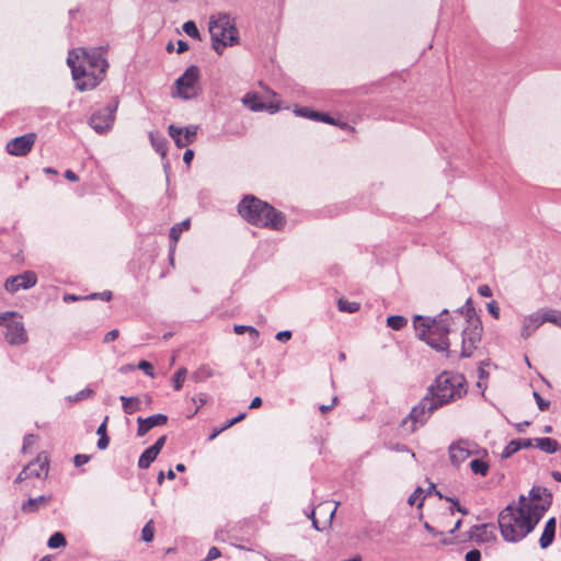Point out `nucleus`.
<instances>
[{
  "instance_id": "obj_61",
  "label": "nucleus",
  "mask_w": 561,
  "mask_h": 561,
  "mask_svg": "<svg viewBox=\"0 0 561 561\" xmlns=\"http://www.w3.org/2000/svg\"><path fill=\"white\" fill-rule=\"evenodd\" d=\"M194 158V151L192 149H187L184 154H183V161L186 163V164H190L191 161L193 160Z\"/></svg>"
},
{
  "instance_id": "obj_20",
  "label": "nucleus",
  "mask_w": 561,
  "mask_h": 561,
  "mask_svg": "<svg viewBox=\"0 0 561 561\" xmlns=\"http://www.w3.org/2000/svg\"><path fill=\"white\" fill-rule=\"evenodd\" d=\"M556 526L557 520L556 517H550L545 525L541 537L539 538V546L541 549H547L551 546L556 536Z\"/></svg>"
},
{
  "instance_id": "obj_18",
  "label": "nucleus",
  "mask_w": 561,
  "mask_h": 561,
  "mask_svg": "<svg viewBox=\"0 0 561 561\" xmlns=\"http://www.w3.org/2000/svg\"><path fill=\"white\" fill-rule=\"evenodd\" d=\"M542 325V320L540 319V311H536L523 320V328L520 331V336L524 340H527L539 327Z\"/></svg>"
},
{
  "instance_id": "obj_21",
  "label": "nucleus",
  "mask_w": 561,
  "mask_h": 561,
  "mask_svg": "<svg viewBox=\"0 0 561 561\" xmlns=\"http://www.w3.org/2000/svg\"><path fill=\"white\" fill-rule=\"evenodd\" d=\"M51 496L50 495H41L38 497H30L26 502L22 504V512L25 514H32L37 512L41 507L46 506Z\"/></svg>"
},
{
  "instance_id": "obj_16",
  "label": "nucleus",
  "mask_w": 561,
  "mask_h": 561,
  "mask_svg": "<svg viewBox=\"0 0 561 561\" xmlns=\"http://www.w3.org/2000/svg\"><path fill=\"white\" fill-rule=\"evenodd\" d=\"M473 454L472 444L469 440L460 439L449 446L450 462L459 467Z\"/></svg>"
},
{
  "instance_id": "obj_25",
  "label": "nucleus",
  "mask_w": 561,
  "mask_h": 561,
  "mask_svg": "<svg viewBox=\"0 0 561 561\" xmlns=\"http://www.w3.org/2000/svg\"><path fill=\"white\" fill-rule=\"evenodd\" d=\"M119 400L126 414H133L140 410L141 401L138 397L121 396Z\"/></svg>"
},
{
  "instance_id": "obj_55",
  "label": "nucleus",
  "mask_w": 561,
  "mask_h": 561,
  "mask_svg": "<svg viewBox=\"0 0 561 561\" xmlns=\"http://www.w3.org/2000/svg\"><path fill=\"white\" fill-rule=\"evenodd\" d=\"M108 444H110V438L107 435H102L99 437V440H98V448L103 450V449H106L108 447Z\"/></svg>"
},
{
  "instance_id": "obj_47",
  "label": "nucleus",
  "mask_w": 561,
  "mask_h": 561,
  "mask_svg": "<svg viewBox=\"0 0 561 561\" xmlns=\"http://www.w3.org/2000/svg\"><path fill=\"white\" fill-rule=\"evenodd\" d=\"M423 493H424V490L421 488V486H417L414 492L409 496L408 499V503L410 505H414L416 503V501L420 499H422L423 496Z\"/></svg>"
},
{
  "instance_id": "obj_63",
  "label": "nucleus",
  "mask_w": 561,
  "mask_h": 561,
  "mask_svg": "<svg viewBox=\"0 0 561 561\" xmlns=\"http://www.w3.org/2000/svg\"><path fill=\"white\" fill-rule=\"evenodd\" d=\"M107 420H108V416H106L103 421V423L98 427L96 430V434L99 436H102V435H107L106 434V423H107Z\"/></svg>"
},
{
  "instance_id": "obj_9",
  "label": "nucleus",
  "mask_w": 561,
  "mask_h": 561,
  "mask_svg": "<svg viewBox=\"0 0 561 561\" xmlns=\"http://www.w3.org/2000/svg\"><path fill=\"white\" fill-rule=\"evenodd\" d=\"M469 324L462 330V345L460 356L470 357L481 341L482 324L479 318L468 320Z\"/></svg>"
},
{
  "instance_id": "obj_3",
  "label": "nucleus",
  "mask_w": 561,
  "mask_h": 561,
  "mask_svg": "<svg viewBox=\"0 0 561 561\" xmlns=\"http://www.w3.org/2000/svg\"><path fill=\"white\" fill-rule=\"evenodd\" d=\"M238 211L249 224L256 227L282 230L286 225V217L282 211L253 195H247L239 203Z\"/></svg>"
},
{
  "instance_id": "obj_7",
  "label": "nucleus",
  "mask_w": 561,
  "mask_h": 561,
  "mask_svg": "<svg viewBox=\"0 0 561 561\" xmlns=\"http://www.w3.org/2000/svg\"><path fill=\"white\" fill-rule=\"evenodd\" d=\"M199 77V68L194 65L190 66L183 75L175 80L172 96L183 100L196 98L201 92Z\"/></svg>"
},
{
  "instance_id": "obj_29",
  "label": "nucleus",
  "mask_w": 561,
  "mask_h": 561,
  "mask_svg": "<svg viewBox=\"0 0 561 561\" xmlns=\"http://www.w3.org/2000/svg\"><path fill=\"white\" fill-rule=\"evenodd\" d=\"M214 375V370L208 365H202L192 374V379L196 382L205 381Z\"/></svg>"
},
{
  "instance_id": "obj_43",
  "label": "nucleus",
  "mask_w": 561,
  "mask_h": 561,
  "mask_svg": "<svg viewBox=\"0 0 561 561\" xmlns=\"http://www.w3.org/2000/svg\"><path fill=\"white\" fill-rule=\"evenodd\" d=\"M337 504L331 508L329 503H322L318 506L319 512H323L329 515V523L332 522V518L336 512Z\"/></svg>"
},
{
  "instance_id": "obj_11",
  "label": "nucleus",
  "mask_w": 561,
  "mask_h": 561,
  "mask_svg": "<svg viewBox=\"0 0 561 561\" xmlns=\"http://www.w3.org/2000/svg\"><path fill=\"white\" fill-rule=\"evenodd\" d=\"M116 108L117 103L115 102L113 104H107L103 108L94 112L89 118V125L98 134L107 133L113 126Z\"/></svg>"
},
{
  "instance_id": "obj_56",
  "label": "nucleus",
  "mask_w": 561,
  "mask_h": 561,
  "mask_svg": "<svg viewBox=\"0 0 561 561\" xmlns=\"http://www.w3.org/2000/svg\"><path fill=\"white\" fill-rule=\"evenodd\" d=\"M436 490V485L432 482H430V485L428 488L424 491L423 493V496L421 499V502L417 504L419 507L423 506V501L426 496L431 495L432 493H434Z\"/></svg>"
},
{
  "instance_id": "obj_64",
  "label": "nucleus",
  "mask_w": 561,
  "mask_h": 561,
  "mask_svg": "<svg viewBox=\"0 0 561 561\" xmlns=\"http://www.w3.org/2000/svg\"><path fill=\"white\" fill-rule=\"evenodd\" d=\"M65 178L71 182H77L79 180V176L71 170L65 171Z\"/></svg>"
},
{
  "instance_id": "obj_27",
  "label": "nucleus",
  "mask_w": 561,
  "mask_h": 561,
  "mask_svg": "<svg viewBox=\"0 0 561 561\" xmlns=\"http://www.w3.org/2000/svg\"><path fill=\"white\" fill-rule=\"evenodd\" d=\"M492 531L489 530L488 524L476 525L473 527L472 538H474L477 541H489V539L492 538Z\"/></svg>"
},
{
  "instance_id": "obj_1",
  "label": "nucleus",
  "mask_w": 561,
  "mask_h": 561,
  "mask_svg": "<svg viewBox=\"0 0 561 561\" xmlns=\"http://www.w3.org/2000/svg\"><path fill=\"white\" fill-rule=\"evenodd\" d=\"M466 393V378L460 374L444 371L427 387L425 396L412 408L402 424L411 422V432H414L419 426H423L435 411Z\"/></svg>"
},
{
  "instance_id": "obj_34",
  "label": "nucleus",
  "mask_w": 561,
  "mask_h": 561,
  "mask_svg": "<svg viewBox=\"0 0 561 561\" xmlns=\"http://www.w3.org/2000/svg\"><path fill=\"white\" fill-rule=\"evenodd\" d=\"M407 323V319L402 316H390L387 319V324L392 330H401Z\"/></svg>"
},
{
  "instance_id": "obj_53",
  "label": "nucleus",
  "mask_w": 561,
  "mask_h": 561,
  "mask_svg": "<svg viewBox=\"0 0 561 561\" xmlns=\"http://www.w3.org/2000/svg\"><path fill=\"white\" fill-rule=\"evenodd\" d=\"M165 440H167V437L165 436H161L150 447L156 451V454L159 455V453L161 451V449L163 448V446L165 444Z\"/></svg>"
},
{
  "instance_id": "obj_51",
  "label": "nucleus",
  "mask_w": 561,
  "mask_h": 561,
  "mask_svg": "<svg viewBox=\"0 0 561 561\" xmlns=\"http://www.w3.org/2000/svg\"><path fill=\"white\" fill-rule=\"evenodd\" d=\"M221 554L220 550L217 548V547H211L209 550H208V553L205 558V561H213L217 558H219Z\"/></svg>"
},
{
  "instance_id": "obj_52",
  "label": "nucleus",
  "mask_w": 561,
  "mask_h": 561,
  "mask_svg": "<svg viewBox=\"0 0 561 561\" xmlns=\"http://www.w3.org/2000/svg\"><path fill=\"white\" fill-rule=\"evenodd\" d=\"M488 307V311L495 318L497 319L500 317V308L496 304V301H491L486 305Z\"/></svg>"
},
{
  "instance_id": "obj_40",
  "label": "nucleus",
  "mask_w": 561,
  "mask_h": 561,
  "mask_svg": "<svg viewBox=\"0 0 561 561\" xmlns=\"http://www.w3.org/2000/svg\"><path fill=\"white\" fill-rule=\"evenodd\" d=\"M183 31L193 38H199V31L193 21H187L183 24Z\"/></svg>"
},
{
  "instance_id": "obj_50",
  "label": "nucleus",
  "mask_w": 561,
  "mask_h": 561,
  "mask_svg": "<svg viewBox=\"0 0 561 561\" xmlns=\"http://www.w3.org/2000/svg\"><path fill=\"white\" fill-rule=\"evenodd\" d=\"M465 559L466 561H480L481 552L478 549H472L466 553Z\"/></svg>"
},
{
  "instance_id": "obj_62",
  "label": "nucleus",
  "mask_w": 561,
  "mask_h": 561,
  "mask_svg": "<svg viewBox=\"0 0 561 561\" xmlns=\"http://www.w3.org/2000/svg\"><path fill=\"white\" fill-rule=\"evenodd\" d=\"M188 49V44L185 41L179 39L178 41V54H182Z\"/></svg>"
},
{
  "instance_id": "obj_42",
  "label": "nucleus",
  "mask_w": 561,
  "mask_h": 561,
  "mask_svg": "<svg viewBox=\"0 0 561 561\" xmlns=\"http://www.w3.org/2000/svg\"><path fill=\"white\" fill-rule=\"evenodd\" d=\"M535 400H536V403L538 405V409L540 411H547L550 407V401L548 400H545L538 392L534 391L533 393Z\"/></svg>"
},
{
  "instance_id": "obj_36",
  "label": "nucleus",
  "mask_w": 561,
  "mask_h": 561,
  "mask_svg": "<svg viewBox=\"0 0 561 561\" xmlns=\"http://www.w3.org/2000/svg\"><path fill=\"white\" fill-rule=\"evenodd\" d=\"M154 537V525L153 520L150 519L146 523V525L141 529V539L146 542H150Z\"/></svg>"
},
{
  "instance_id": "obj_33",
  "label": "nucleus",
  "mask_w": 561,
  "mask_h": 561,
  "mask_svg": "<svg viewBox=\"0 0 561 561\" xmlns=\"http://www.w3.org/2000/svg\"><path fill=\"white\" fill-rule=\"evenodd\" d=\"M67 541H66V538L64 536V534L57 531L55 534H53L49 539H48V547L51 548V549H57V548H60V547H64L66 546Z\"/></svg>"
},
{
  "instance_id": "obj_31",
  "label": "nucleus",
  "mask_w": 561,
  "mask_h": 561,
  "mask_svg": "<svg viewBox=\"0 0 561 561\" xmlns=\"http://www.w3.org/2000/svg\"><path fill=\"white\" fill-rule=\"evenodd\" d=\"M470 469L474 474L485 477L489 472V465L482 459H473L470 462Z\"/></svg>"
},
{
  "instance_id": "obj_46",
  "label": "nucleus",
  "mask_w": 561,
  "mask_h": 561,
  "mask_svg": "<svg viewBox=\"0 0 561 561\" xmlns=\"http://www.w3.org/2000/svg\"><path fill=\"white\" fill-rule=\"evenodd\" d=\"M36 442V436L33 434H28L23 439L22 451L26 453Z\"/></svg>"
},
{
  "instance_id": "obj_38",
  "label": "nucleus",
  "mask_w": 561,
  "mask_h": 561,
  "mask_svg": "<svg viewBox=\"0 0 561 561\" xmlns=\"http://www.w3.org/2000/svg\"><path fill=\"white\" fill-rule=\"evenodd\" d=\"M515 510L519 513L529 514L533 516V512L530 511V502L528 495L520 494L518 496V505H515Z\"/></svg>"
},
{
  "instance_id": "obj_35",
  "label": "nucleus",
  "mask_w": 561,
  "mask_h": 561,
  "mask_svg": "<svg viewBox=\"0 0 561 561\" xmlns=\"http://www.w3.org/2000/svg\"><path fill=\"white\" fill-rule=\"evenodd\" d=\"M186 373H187V370L185 367H181L175 371V374L173 376L174 390H176V391L181 390V388L183 387V383L185 381Z\"/></svg>"
},
{
  "instance_id": "obj_24",
  "label": "nucleus",
  "mask_w": 561,
  "mask_h": 561,
  "mask_svg": "<svg viewBox=\"0 0 561 561\" xmlns=\"http://www.w3.org/2000/svg\"><path fill=\"white\" fill-rule=\"evenodd\" d=\"M149 139L157 152H159L162 157L167 156V139L159 131H150Z\"/></svg>"
},
{
  "instance_id": "obj_41",
  "label": "nucleus",
  "mask_w": 561,
  "mask_h": 561,
  "mask_svg": "<svg viewBox=\"0 0 561 561\" xmlns=\"http://www.w3.org/2000/svg\"><path fill=\"white\" fill-rule=\"evenodd\" d=\"M93 393H94V391L92 389L84 388L81 391L77 392L73 397H69V400L78 402V401H81V400L92 397Z\"/></svg>"
},
{
  "instance_id": "obj_54",
  "label": "nucleus",
  "mask_w": 561,
  "mask_h": 561,
  "mask_svg": "<svg viewBox=\"0 0 561 561\" xmlns=\"http://www.w3.org/2000/svg\"><path fill=\"white\" fill-rule=\"evenodd\" d=\"M118 335L119 331L117 329H113L105 334L103 342L110 343L112 341H115L118 337Z\"/></svg>"
},
{
  "instance_id": "obj_5",
  "label": "nucleus",
  "mask_w": 561,
  "mask_h": 561,
  "mask_svg": "<svg viewBox=\"0 0 561 561\" xmlns=\"http://www.w3.org/2000/svg\"><path fill=\"white\" fill-rule=\"evenodd\" d=\"M540 519L538 516L519 513L515 510V504H508L499 514V527L505 541L518 542L530 534Z\"/></svg>"
},
{
  "instance_id": "obj_8",
  "label": "nucleus",
  "mask_w": 561,
  "mask_h": 561,
  "mask_svg": "<svg viewBox=\"0 0 561 561\" xmlns=\"http://www.w3.org/2000/svg\"><path fill=\"white\" fill-rule=\"evenodd\" d=\"M16 312L5 311L0 313V325L5 327V340L11 345H21L27 341V334L22 321L11 320Z\"/></svg>"
},
{
  "instance_id": "obj_44",
  "label": "nucleus",
  "mask_w": 561,
  "mask_h": 561,
  "mask_svg": "<svg viewBox=\"0 0 561 561\" xmlns=\"http://www.w3.org/2000/svg\"><path fill=\"white\" fill-rule=\"evenodd\" d=\"M137 367L140 370H142L147 376H149V377H153L154 376V374H153V366L148 360H145V359L140 360Z\"/></svg>"
},
{
  "instance_id": "obj_14",
  "label": "nucleus",
  "mask_w": 561,
  "mask_h": 561,
  "mask_svg": "<svg viewBox=\"0 0 561 561\" xmlns=\"http://www.w3.org/2000/svg\"><path fill=\"white\" fill-rule=\"evenodd\" d=\"M168 130L178 148H184L193 144L197 135V126L194 125H190L184 128L170 125Z\"/></svg>"
},
{
  "instance_id": "obj_12",
  "label": "nucleus",
  "mask_w": 561,
  "mask_h": 561,
  "mask_svg": "<svg viewBox=\"0 0 561 561\" xmlns=\"http://www.w3.org/2000/svg\"><path fill=\"white\" fill-rule=\"evenodd\" d=\"M47 472L48 458L46 455L39 454L35 460L27 463L18 474L15 483H21L22 481L32 477L39 478L42 473L47 474Z\"/></svg>"
},
{
  "instance_id": "obj_28",
  "label": "nucleus",
  "mask_w": 561,
  "mask_h": 561,
  "mask_svg": "<svg viewBox=\"0 0 561 561\" xmlns=\"http://www.w3.org/2000/svg\"><path fill=\"white\" fill-rule=\"evenodd\" d=\"M158 454L151 448L148 447L145 449V451L140 455L138 460V467L140 469H147L149 466L156 460Z\"/></svg>"
},
{
  "instance_id": "obj_39",
  "label": "nucleus",
  "mask_w": 561,
  "mask_h": 561,
  "mask_svg": "<svg viewBox=\"0 0 561 561\" xmlns=\"http://www.w3.org/2000/svg\"><path fill=\"white\" fill-rule=\"evenodd\" d=\"M518 450H519V443L517 442V439H513L506 445V447L504 448L501 456L503 459H506V458H510L511 456H513Z\"/></svg>"
},
{
  "instance_id": "obj_37",
  "label": "nucleus",
  "mask_w": 561,
  "mask_h": 561,
  "mask_svg": "<svg viewBox=\"0 0 561 561\" xmlns=\"http://www.w3.org/2000/svg\"><path fill=\"white\" fill-rule=\"evenodd\" d=\"M233 331L236 334H243L245 332H249L253 341L257 340L260 335L259 331L251 325L237 324L233 327Z\"/></svg>"
},
{
  "instance_id": "obj_32",
  "label": "nucleus",
  "mask_w": 561,
  "mask_h": 561,
  "mask_svg": "<svg viewBox=\"0 0 561 561\" xmlns=\"http://www.w3.org/2000/svg\"><path fill=\"white\" fill-rule=\"evenodd\" d=\"M337 308L342 312L354 313L359 309V304L341 298L337 301Z\"/></svg>"
},
{
  "instance_id": "obj_17",
  "label": "nucleus",
  "mask_w": 561,
  "mask_h": 561,
  "mask_svg": "<svg viewBox=\"0 0 561 561\" xmlns=\"http://www.w3.org/2000/svg\"><path fill=\"white\" fill-rule=\"evenodd\" d=\"M167 422H168V416L165 414H153L146 419L139 416L137 419V423H138L137 435L139 437H142L151 428H153L156 426H162V425L167 424Z\"/></svg>"
},
{
  "instance_id": "obj_60",
  "label": "nucleus",
  "mask_w": 561,
  "mask_h": 561,
  "mask_svg": "<svg viewBox=\"0 0 561 561\" xmlns=\"http://www.w3.org/2000/svg\"><path fill=\"white\" fill-rule=\"evenodd\" d=\"M517 442L519 443V450L522 448H529L533 446V439L531 438H519L517 439Z\"/></svg>"
},
{
  "instance_id": "obj_23",
  "label": "nucleus",
  "mask_w": 561,
  "mask_h": 561,
  "mask_svg": "<svg viewBox=\"0 0 561 561\" xmlns=\"http://www.w3.org/2000/svg\"><path fill=\"white\" fill-rule=\"evenodd\" d=\"M536 446L547 453V454H554L560 450L561 446L560 444L550 437H539L535 438Z\"/></svg>"
},
{
  "instance_id": "obj_26",
  "label": "nucleus",
  "mask_w": 561,
  "mask_h": 561,
  "mask_svg": "<svg viewBox=\"0 0 561 561\" xmlns=\"http://www.w3.org/2000/svg\"><path fill=\"white\" fill-rule=\"evenodd\" d=\"M540 311V319L542 320V324L545 322H551L560 328L561 323V312L554 309H541Z\"/></svg>"
},
{
  "instance_id": "obj_10",
  "label": "nucleus",
  "mask_w": 561,
  "mask_h": 561,
  "mask_svg": "<svg viewBox=\"0 0 561 561\" xmlns=\"http://www.w3.org/2000/svg\"><path fill=\"white\" fill-rule=\"evenodd\" d=\"M530 511L541 519L552 504V493L545 486L534 485L529 493Z\"/></svg>"
},
{
  "instance_id": "obj_4",
  "label": "nucleus",
  "mask_w": 561,
  "mask_h": 561,
  "mask_svg": "<svg viewBox=\"0 0 561 561\" xmlns=\"http://www.w3.org/2000/svg\"><path fill=\"white\" fill-rule=\"evenodd\" d=\"M449 325L448 310L446 309L435 318L415 316L413 319L416 336L438 352L449 348Z\"/></svg>"
},
{
  "instance_id": "obj_2",
  "label": "nucleus",
  "mask_w": 561,
  "mask_h": 561,
  "mask_svg": "<svg viewBox=\"0 0 561 561\" xmlns=\"http://www.w3.org/2000/svg\"><path fill=\"white\" fill-rule=\"evenodd\" d=\"M102 47L77 48L69 51L67 64L71 68L72 79L80 91L92 90L104 79L108 62Z\"/></svg>"
},
{
  "instance_id": "obj_6",
  "label": "nucleus",
  "mask_w": 561,
  "mask_h": 561,
  "mask_svg": "<svg viewBox=\"0 0 561 561\" xmlns=\"http://www.w3.org/2000/svg\"><path fill=\"white\" fill-rule=\"evenodd\" d=\"M209 33L214 50L221 55L224 49L237 42V28L228 14L219 13L211 15L209 21Z\"/></svg>"
},
{
  "instance_id": "obj_59",
  "label": "nucleus",
  "mask_w": 561,
  "mask_h": 561,
  "mask_svg": "<svg viewBox=\"0 0 561 561\" xmlns=\"http://www.w3.org/2000/svg\"><path fill=\"white\" fill-rule=\"evenodd\" d=\"M275 337L277 341L285 342V341L290 340L291 332L290 331H280L276 334Z\"/></svg>"
},
{
  "instance_id": "obj_49",
  "label": "nucleus",
  "mask_w": 561,
  "mask_h": 561,
  "mask_svg": "<svg viewBox=\"0 0 561 561\" xmlns=\"http://www.w3.org/2000/svg\"><path fill=\"white\" fill-rule=\"evenodd\" d=\"M88 298H90V299L100 298L104 301H110L112 299V291L105 290L102 293L91 294Z\"/></svg>"
},
{
  "instance_id": "obj_22",
  "label": "nucleus",
  "mask_w": 561,
  "mask_h": 561,
  "mask_svg": "<svg viewBox=\"0 0 561 561\" xmlns=\"http://www.w3.org/2000/svg\"><path fill=\"white\" fill-rule=\"evenodd\" d=\"M295 113L299 116H302V117H306V118H310V119H313V121H317V122H324V123H328V124H331V125H335V121L333 117L329 116L328 114H324V113H321V112H317V111H312L308 107H299L297 110H295Z\"/></svg>"
},
{
  "instance_id": "obj_48",
  "label": "nucleus",
  "mask_w": 561,
  "mask_h": 561,
  "mask_svg": "<svg viewBox=\"0 0 561 561\" xmlns=\"http://www.w3.org/2000/svg\"><path fill=\"white\" fill-rule=\"evenodd\" d=\"M90 456L85 454H78L73 457V463L76 467H81L90 461Z\"/></svg>"
},
{
  "instance_id": "obj_45",
  "label": "nucleus",
  "mask_w": 561,
  "mask_h": 561,
  "mask_svg": "<svg viewBox=\"0 0 561 561\" xmlns=\"http://www.w3.org/2000/svg\"><path fill=\"white\" fill-rule=\"evenodd\" d=\"M192 401L197 404L195 411L193 412V415H195L198 410L207 402V394L199 393L197 397H193Z\"/></svg>"
},
{
  "instance_id": "obj_15",
  "label": "nucleus",
  "mask_w": 561,
  "mask_h": 561,
  "mask_svg": "<svg viewBox=\"0 0 561 561\" xmlns=\"http://www.w3.org/2000/svg\"><path fill=\"white\" fill-rule=\"evenodd\" d=\"M36 282V274L32 271H27L9 277L4 283V288L9 293H16L20 289H28L35 286Z\"/></svg>"
},
{
  "instance_id": "obj_30",
  "label": "nucleus",
  "mask_w": 561,
  "mask_h": 561,
  "mask_svg": "<svg viewBox=\"0 0 561 561\" xmlns=\"http://www.w3.org/2000/svg\"><path fill=\"white\" fill-rule=\"evenodd\" d=\"M242 101L251 111L257 112L265 108V105L259 101L255 94H247Z\"/></svg>"
},
{
  "instance_id": "obj_57",
  "label": "nucleus",
  "mask_w": 561,
  "mask_h": 561,
  "mask_svg": "<svg viewBox=\"0 0 561 561\" xmlns=\"http://www.w3.org/2000/svg\"><path fill=\"white\" fill-rule=\"evenodd\" d=\"M446 501L450 502L451 504H457V511L461 513L462 515L468 514V510L462 507L457 499L454 497H445Z\"/></svg>"
},
{
  "instance_id": "obj_13",
  "label": "nucleus",
  "mask_w": 561,
  "mask_h": 561,
  "mask_svg": "<svg viewBox=\"0 0 561 561\" xmlns=\"http://www.w3.org/2000/svg\"><path fill=\"white\" fill-rule=\"evenodd\" d=\"M35 140L36 135L34 133L15 137L7 144V151L11 156L23 157L32 150Z\"/></svg>"
},
{
  "instance_id": "obj_19",
  "label": "nucleus",
  "mask_w": 561,
  "mask_h": 561,
  "mask_svg": "<svg viewBox=\"0 0 561 561\" xmlns=\"http://www.w3.org/2000/svg\"><path fill=\"white\" fill-rule=\"evenodd\" d=\"M190 226H191L190 219H185L182 222L174 225L170 229L169 237L171 240V245H170V262H171V264H173V261H174V251H175L176 243L181 237V233L188 230Z\"/></svg>"
},
{
  "instance_id": "obj_58",
  "label": "nucleus",
  "mask_w": 561,
  "mask_h": 561,
  "mask_svg": "<svg viewBox=\"0 0 561 561\" xmlns=\"http://www.w3.org/2000/svg\"><path fill=\"white\" fill-rule=\"evenodd\" d=\"M478 293L482 297H491L492 296V290H491L490 286H488V285H480L478 287Z\"/></svg>"
}]
</instances>
